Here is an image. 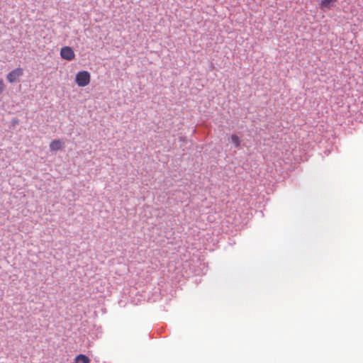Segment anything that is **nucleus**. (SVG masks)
Segmentation results:
<instances>
[{
    "mask_svg": "<svg viewBox=\"0 0 363 363\" xmlns=\"http://www.w3.org/2000/svg\"><path fill=\"white\" fill-rule=\"evenodd\" d=\"M5 89V84L3 82V79H0V94L3 93Z\"/></svg>",
    "mask_w": 363,
    "mask_h": 363,
    "instance_id": "obj_8",
    "label": "nucleus"
},
{
    "mask_svg": "<svg viewBox=\"0 0 363 363\" xmlns=\"http://www.w3.org/2000/svg\"><path fill=\"white\" fill-rule=\"evenodd\" d=\"M230 138L235 147H238L240 145L241 140L237 135L233 134Z\"/></svg>",
    "mask_w": 363,
    "mask_h": 363,
    "instance_id": "obj_7",
    "label": "nucleus"
},
{
    "mask_svg": "<svg viewBox=\"0 0 363 363\" xmlns=\"http://www.w3.org/2000/svg\"><path fill=\"white\" fill-rule=\"evenodd\" d=\"M64 142L61 140H54L50 143V149L51 151H57L64 147Z\"/></svg>",
    "mask_w": 363,
    "mask_h": 363,
    "instance_id": "obj_4",
    "label": "nucleus"
},
{
    "mask_svg": "<svg viewBox=\"0 0 363 363\" xmlns=\"http://www.w3.org/2000/svg\"><path fill=\"white\" fill-rule=\"evenodd\" d=\"M60 56L64 60L71 61L74 59L75 54L71 47L65 46L60 50Z\"/></svg>",
    "mask_w": 363,
    "mask_h": 363,
    "instance_id": "obj_3",
    "label": "nucleus"
},
{
    "mask_svg": "<svg viewBox=\"0 0 363 363\" xmlns=\"http://www.w3.org/2000/svg\"><path fill=\"white\" fill-rule=\"evenodd\" d=\"M337 1V0H321L320 6L323 10H325L326 9H330L334 6Z\"/></svg>",
    "mask_w": 363,
    "mask_h": 363,
    "instance_id": "obj_5",
    "label": "nucleus"
},
{
    "mask_svg": "<svg viewBox=\"0 0 363 363\" xmlns=\"http://www.w3.org/2000/svg\"><path fill=\"white\" fill-rule=\"evenodd\" d=\"M74 363H90V359L84 354H79L74 358Z\"/></svg>",
    "mask_w": 363,
    "mask_h": 363,
    "instance_id": "obj_6",
    "label": "nucleus"
},
{
    "mask_svg": "<svg viewBox=\"0 0 363 363\" xmlns=\"http://www.w3.org/2000/svg\"><path fill=\"white\" fill-rule=\"evenodd\" d=\"M91 75L87 71H80L77 73L75 82L79 86H86L90 83Z\"/></svg>",
    "mask_w": 363,
    "mask_h": 363,
    "instance_id": "obj_1",
    "label": "nucleus"
},
{
    "mask_svg": "<svg viewBox=\"0 0 363 363\" xmlns=\"http://www.w3.org/2000/svg\"><path fill=\"white\" fill-rule=\"evenodd\" d=\"M23 75V69L21 67L16 68L11 71L6 75L7 81L11 83H15L19 81L20 78Z\"/></svg>",
    "mask_w": 363,
    "mask_h": 363,
    "instance_id": "obj_2",
    "label": "nucleus"
}]
</instances>
